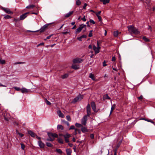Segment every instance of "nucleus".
Here are the masks:
<instances>
[{"label":"nucleus","instance_id":"58","mask_svg":"<svg viewBox=\"0 0 155 155\" xmlns=\"http://www.w3.org/2000/svg\"><path fill=\"white\" fill-rule=\"evenodd\" d=\"M81 38H85L87 37V36L85 35H84L81 36Z\"/></svg>","mask_w":155,"mask_h":155},{"label":"nucleus","instance_id":"31","mask_svg":"<svg viewBox=\"0 0 155 155\" xmlns=\"http://www.w3.org/2000/svg\"><path fill=\"white\" fill-rule=\"evenodd\" d=\"M118 35V32L117 31H114V32L113 35L115 37L117 36Z\"/></svg>","mask_w":155,"mask_h":155},{"label":"nucleus","instance_id":"55","mask_svg":"<svg viewBox=\"0 0 155 155\" xmlns=\"http://www.w3.org/2000/svg\"><path fill=\"white\" fill-rule=\"evenodd\" d=\"M81 19L84 21H86V19L85 18V16H84L83 18H81Z\"/></svg>","mask_w":155,"mask_h":155},{"label":"nucleus","instance_id":"27","mask_svg":"<svg viewBox=\"0 0 155 155\" xmlns=\"http://www.w3.org/2000/svg\"><path fill=\"white\" fill-rule=\"evenodd\" d=\"M58 141L60 143L63 144L64 143L63 140L61 138H58Z\"/></svg>","mask_w":155,"mask_h":155},{"label":"nucleus","instance_id":"4","mask_svg":"<svg viewBox=\"0 0 155 155\" xmlns=\"http://www.w3.org/2000/svg\"><path fill=\"white\" fill-rule=\"evenodd\" d=\"M83 98V96L81 95H79L74 99L72 101V102L74 103L78 101H80Z\"/></svg>","mask_w":155,"mask_h":155},{"label":"nucleus","instance_id":"39","mask_svg":"<svg viewBox=\"0 0 155 155\" xmlns=\"http://www.w3.org/2000/svg\"><path fill=\"white\" fill-rule=\"evenodd\" d=\"M67 30L66 31L62 32L61 33L64 35H66L70 33V31H69L68 30Z\"/></svg>","mask_w":155,"mask_h":155},{"label":"nucleus","instance_id":"62","mask_svg":"<svg viewBox=\"0 0 155 155\" xmlns=\"http://www.w3.org/2000/svg\"><path fill=\"white\" fill-rule=\"evenodd\" d=\"M106 64L105 61H104L103 63V66H106Z\"/></svg>","mask_w":155,"mask_h":155},{"label":"nucleus","instance_id":"36","mask_svg":"<svg viewBox=\"0 0 155 155\" xmlns=\"http://www.w3.org/2000/svg\"><path fill=\"white\" fill-rule=\"evenodd\" d=\"M76 4L77 5L79 6L81 4V2L80 0H77L76 1Z\"/></svg>","mask_w":155,"mask_h":155},{"label":"nucleus","instance_id":"7","mask_svg":"<svg viewBox=\"0 0 155 155\" xmlns=\"http://www.w3.org/2000/svg\"><path fill=\"white\" fill-rule=\"evenodd\" d=\"M50 24H48L45 25L41 27L39 30H38V31H39L41 33L43 32L45 29L47 28L48 26L50 25Z\"/></svg>","mask_w":155,"mask_h":155},{"label":"nucleus","instance_id":"57","mask_svg":"<svg viewBox=\"0 0 155 155\" xmlns=\"http://www.w3.org/2000/svg\"><path fill=\"white\" fill-rule=\"evenodd\" d=\"M44 45V43L43 42L39 44L38 45H37V47H38L40 45Z\"/></svg>","mask_w":155,"mask_h":155},{"label":"nucleus","instance_id":"50","mask_svg":"<svg viewBox=\"0 0 155 155\" xmlns=\"http://www.w3.org/2000/svg\"><path fill=\"white\" fill-rule=\"evenodd\" d=\"M52 35H53V34H52V35H49V36H47V37L46 39H45V40H46L47 39H49L51 38V36H52Z\"/></svg>","mask_w":155,"mask_h":155},{"label":"nucleus","instance_id":"43","mask_svg":"<svg viewBox=\"0 0 155 155\" xmlns=\"http://www.w3.org/2000/svg\"><path fill=\"white\" fill-rule=\"evenodd\" d=\"M5 61L4 60H2L0 59V63L2 64H5Z\"/></svg>","mask_w":155,"mask_h":155},{"label":"nucleus","instance_id":"63","mask_svg":"<svg viewBox=\"0 0 155 155\" xmlns=\"http://www.w3.org/2000/svg\"><path fill=\"white\" fill-rule=\"evenodd\" d=\"M82 39V38H81V36L78 38V39L79 41H81Z\"/></svg>","mask_w":155,"mask_h":155},{"label":"nucleus","instance_id":"9","mask_svg":"<svg viewBox=\"0 0 155 155\" xmlns=\"http://www.w3.org/2000/svg\"><path fill=\"white\" fill-rule=\"evenodd\" d=\"M21 91L22 93H30L31 92L29 89H28L24 87L21 89Z\"/></svg>","mask_w":155,"mask_h":155},{"label":"nucleus","instance_id":"25","mask_svg":"<svg viewBox=\"0 0 155 155\" xmlns=\"http://www.w3.org/2000/svg\"><path fill=\"white\" fill-rule=\"evenodd\" d=\"M68 76V74H65L61 76V77L62 79H64L67 78Z\"/></svg>","mask_w":155,"mask_h":155},{"label":"nucleus","instance_id":"30","mask_svg":"<svg viewBox=\"0 0 155 155\" xmlns=\"http://www.w3.org/2000/svg\"><path fill=\"white\" fill-rule=\"evenodd\" d=\"M35 7V5H30L26 7V8H32Z\"/></svg>","mask_w":155,"mask_h":155},{"label":"nucleus","instance_id":"46","mask_svg":"<svg viewBox=\"0 0 155 155\" xmlns=\"http://www.w3.org/2000/svg\"><path fill=\"white\" fill-rule=\"evenodd\" d=\"M97 17L98 18L99 21H101L102 20V18L99 15H97Z\"/></svg>","mask_w":155,"mask_h":155},{"label":"nucleus","instance_id":"14","mask_svg":"<svg viewBox=\"0 0 155 155\" xmlns=\"http://www.w3.org/2000/svg\"><path fill=\"white\" fill-rule=\"evenodd\" d=\"M100 47H96L95 45L93 46V49L95 51V54H97L99 52Z\"/></svg>","mask_w":155,"mask_h":155},{"label":"nucleus","instance_id":"34","mask_svg":"<svg viewBox=\"0 0 155 155\" xmlns=\"http://www.w3.org/2000/svg\"><path fill=\"white\" fill-rule=\"evenodd\" d=\"M46 146L48 147H52L53 146L50 143L46 142Z\"/></svg>","mask_w":155,"mask_h":155},{"label":"nucleus","instance_id":"53","mask_svg":"<svg viewBox=\"0 0 155 155\" xmlns=\"http://www.w3.org/2000/svg\"><path fill=\"white\" fill-rule=\"evenodd\" d=\"M137 98L138 100H141L143 99V97L142 95H141L139 97H137Z\"/></svg>","mask_w":155,"mask_h":155},{"label":"nucleus","instance_id":"22","mask_svg":"<svg viewBox=\"0 0 155 155\" xmlns=\"http://www.w3.org/2000/svg\"><path fill=\"white\" fill-rule=\"evenodd\" d=\"M110 0H100V1L103 2L104 5L108 3L109 2Z\"/></svg>","mask_w":155,"mask_h":155},{"label":"nucleus","instance_id":"15","mask_svg":"<svg viewBox=\"0 0 155 155\" xmlns=\"http://www.w3.org/2000/svg\"><path fill=\"white\" fill-rule=\"evenodd\" d=\"M28 134H29L32 137H35V134L31 130L28 131Z\"/></svg>","mask_w":155,"mask_h":155},{"label":"nucleus","instance_id":"20","mask_svg":"<svg viewBox=\"0 0 155 155\" xmlns=\"http://www.w3.org/2000/svg\"><path fill=\"white\" fill-rule=\"evenodd\" d=\"M66 151L67 155H71L72 151L71 149H66Z\"/></svg>","mask_w":155,"mask_h":155},{"label":"nucleus","instance_id":"44","mask_svg":"<svg viewBox=\"0 0 155 155\" xmlns=\"http://www.w3.org/2000/svg\"><path fill=\"white\" fill-rule=\"evenodd\" d=\"M21 148L23 150H24L25 147V146L24 144L23 143H21Z\"/></svg>","mask_w":155,"mask_h":155},{"label":"nucleus","instance_id":"24","mask_svg":"<svg viewBox=\"0 0 155 155\" xmlns=\"http://www.w3.org/2000/svg\"><path fill=\"white\" fill-rule=\"evenodd\" d=\"M89 77L93 80H94L95 79V78L94 75L92 73L90 74Z\"/></svg>","mask_w":155,"mask_h":155},{"label":"nucleus","instance_id":"29","mask_svg":"<svg viewBox=\"0 0 155 155\" xmlns=\"http://www.w3.org/2000/svg\"><path fill=\"white\" fill-rule=\"evenodd\" d=\"M5 16L4 17V19H8L11 18V17L8 15H4Z\"/></svg>","mask_w":155,"mask_h":155},{"label":"nucleus","instance_id":"21","mask_svg":"<svg viewBox=\"0 0 155 155\" xmlns=\"http://www.w3.org/2000/svg\"><path fill=\"white\" fill-rule=\"evenodd\" d=\"M81 130L83 133L88 132V130L87 129V128L84 127H82Z\"/></svg>","mask_w":155,"mask_h":155},{"label":"nucleus","instance_id":"5","mask_svg":"<svg viewBox=\"0 0 155 155\" xmlns=\"http://www.w3.org/2000/svg\"><path fill=\"white\" fill-rule=\"evenodd\" d=\"M86 109L87 114L86 115V116H87L88 117H89L91 114V110L90 104H88L86 107Z\"/></svg>","mask_w":155,"mask_h":155},{"label":"nucleus","instance_id":"54","mask_svg":"<svg viewBox=\"0 0 155 155\" xmlns=\"http://www.w3.org/2000/svg\"><path fill=\"white\" fill-rule=\"evenodd\" d=\"M25 62H17L15 63L14 64H24Z\"/></svg>","mask_w":155,"mask_h":155},{"label":"nucleus","instance_id":"13","mask_svg":"<svg viewBox=\"0 0 155 155\" xmlns=\"http://www.w3.org/2000/svg\"><path fill=\"white\" fill-rule=\"evenodd\" d=\"M38 144L39 147L41 148H43L45 146V144L43 143L41 140H39L38 142Z\"/></svg>","mask_w":155,"mask_h":155},{"label":"nucleus","instance_id":"45","mask_svg":"<svg viewBox=\"0 0 155 155\" xmlns=\"http://www.w3.org/2000/svg\"><path fill=\"white\" fill-rule=\"evenodd\" d=\"M101 41H97V47H99V45H100V44L101 43Z\"/></svg>","mask_w":155,"mask_h":155},{"label":"nucleus","instance_id":"18","mask_svg":"<svg viewBox=\"0 0 155 155\" xmlns=\"http://www.w3.org/2000/svg\"><path fill=\"white\" fill-rule=\"evenodd\" d=\"M103 99L104 100L105 99H110V98L108 96V94H106L103 96Z\"/></svg>","mask_w":155,"mask_h":155},{"label":"nucleus","instance_id":"32","mask_svg":"<svg viewBox=\"0 0 155 155\" xmlns=\"http://www.w3.org/2000/svg\"><path fill=\"white\" fill-rule=\"evenodd\" d=\"M143 39L145 42H148L150 41V40L147 38L145 36L143 37Z\"/></svg>","mask_w":155,"mask_h":155},{"label":"nucleus","instance_id":"16","mask_svg":"<svg viewBox=\"0 0 155 155\" xmlns=\"http://www.w3.org/2000/svg\"><path fill=\"white\" fill-rule=\"evenodd\" d=\"M58 114L59 117L63 118L64 117V114L61 112V110H58L57 112Z\"/></svg>","mask_w":155,"mask_h":155},{"label":"nucleus","instance_id":"38","mask_svg":"<svg viewBox=\"0 0 155 155\" xmlns=\"http://www.w3.org/2000/svg\"><path fill=\"white\" fill-rule=\"evenodd\" d=\"M13 88L15 89L16 90L19 91H21V89L19 87H14Z\"/></svg>","mask_w":155,"mask_h":155},{"label":"nucleus","instance_id":"1","mask_svg":"<svg viewBox=\"0 0 155 155\" xmlns=\"http://www.w3.org/2000/svg\"><path fill=\"white\" fill-rule=\"evenodd\" d=\"M127 28L129 31L130 33H133L136 35L140 33L138 29L134 27L133 26H127Z\"/></svg>","mask_w":155,"mask_h":155},{"label":"nucleus","instance_id":"49","mask_svg":"<svg viewBox=\"0 0 155 155\" xmlns=\"http://www.w3.org/2000/svg\"><path fill=\"white\" fill-rule=\"evenodd\" d=\"M75 129V127H74V126L72 125L70 127V128L69 129V130H73V129Z\"/></svg>","mask_w":155,"mask_h":155},{"label":"nucleus","instance_id":"64","mask_svg":"<svg viewBox=\"0 0 155 155\" xmlns=\"http://www.w3.org/2000/svg\"><path fill=\"white\" fill-rule=\"evenodd\" d=\"M35 137L36 138L38 139L39 140H41V137H39L37 135H36Z\"/></svg>","mask_w":155,"mask_h":155},{"label":"nucleus","instance_id":"10","mask_svg":"<svg viewBox=\"0 0 155 155\" xmlns=\"http://www.w3.org/2000/svg\"><path fill=\"white\" fill-rule=\"evenodd\" d=\"M91 105L93 110L94 112H97L98 111H97L96 110V108L95 102L94 101L91 102Z\"/></svg>","mask_w":155,"mask_h":155},{"label":"nucleus","instance_id":"2","mask_svg":"<svg viewBox=\"0 0 155 155\" xmlns=\"http://www.w3.org/2000/svg\"><path fill=\"white\" fill-rule=\"evenodd\" d=\"M84 59L82 58H77L74 59L73 60V63L74 64H80L82 63Z\"/></svg>","mask_w":155,"mask_h":155},{"label":"nucleus","instance_id":"60","mask_svg":"<svg viewBox=\"0 0 155 155\" xmlns=\"http://www.w3.org/2000/svg\"><path fill=\"white\" fill-rule=\"evenodd\" d=\"M90 137L91 139H93L94 138V135L93 134H91L90 135Z\"/></svg>","mask_w":155,"mask_h":155},{"label":"nucleus","instance_id":"35","mask_svg":"<svg viewBox=\"0 0 155 155\" xmlns=\"http://www.w3.org/2000/svg\"><path fill=\"white\" fill-rule=\"evenodd\" d=\"M56 151L60 154H61L62 153V151L59 149H56Z\"/></svg>","mask_w":155,"mask_h":155},{"label":"nucleus","instance_id":"37","mask_svg":"<svg viewBox=\"0 0 155 155\" xmlns=\"http://www.w3.org/2000/svg\"><path fill=\"white\" fill-rule=\"evenodd\" d=\"M49 138H47L46 139V140L47 141H53L54 140V138H52L51 137H49Z\"/></svg>","mask_w":155,"mask_h":155},{"label":"nucleus","instance_id":"23","mask_svg":"<svg viewBox=\"0 0 155 155\" xmlns=\"http://www.w3.org/2000/svg\"><path fill=\"white\" fill-rule=\"evenodd\" d=\"M57 129L58 130L61 129V130H63L64 129V127L61 125H58L57 127Z\"/></svg>","mask_w":155,"mask_h":155},{"label":"nucleus","instance_id":"17","mask_svg":"<svg viewBox=\"0 0 155 155\" xmlns=\"http://www.w3.org/2000/svg\"><path fill=\"white\" fill-rule=\"evenodd\" d=\"M71 68L73 69L76 70L79 69L80 67L79 65H78L73 64L71 66Z\"/></svg>","mask_w":155,"mask_h":155},{"label":"nucleus","instance_id":"56","mask_svg":"<svg viewBox=\"0 0 155 155\" xmlns=\"http://www.w3.org/2000/svg\"><path fill=\"white\" fill-rule=\"evenodd\" d=\"M64 138L65 141V142L66 143H69V139H68V138Z\"/></svg>","mask_w":155,"mask_h":155},{"label":"nucleus","instance_id":"52","mask_svg":"<svg viewBox=\"0 0 155 155\" xmlns=\"http://www.w3.org/2000/svg\"><path fill=\"white\" fill-rule=\"evenodd\" d=\"M46 103L48 105H51V103H50L49 101L46 100Z\"/></svg>","mask_w":155,"mask_h":155},{"label":"nucleus","instance_id":"40","mask_svg":"<svg viewBox=\"0 0 155 155\" xmlns=\"http://www.w3.org/2000/svg\"><path fill=\"white\" fill-rule=\"evenodd\" d=\"M75 125L76 127H80L82 126L81 124L78 123H76L75 124Z\"/></svg>","mask_w":155,"mask_h":155},{"label":"nucleus","instance_id":"19","mask_svg":"<svg viewBox=\"0 0 155 155\" xmlns=\"http://www.w3.org/2000/svg\"><path fill=\"white\" fill-rule=\"evenodd\" d=\"M73 12H74L73 11L70 12H69L67 13L65 15V17H67V18L68 17L71 15H72L73 13Z\"/></svg>","mask_w":155,"mask_h":155},{"label":"nucleus","instance_id":"26","mask_svg":"<svg viewBox=\"0 0 155 155\" xmlns=\"http://www.w3.org/2000/svg\"><path fill=\"white\" fill-rule=\"evenodd\" d=\"M115 107V105L114 104L113 105H112V107L111 108V110L110 113V115L111 114L113 110L114 109Z\"/></svg>","mask_w":155,"mask_h":155},{"label":"nucleus","instance_id":"48","mask_svg":"<svg viewBox=\"0 0 155 155\" xmlns=\"http://www.w3.org/2000/svg\"><path fill=\"white\" fill-rule=\"evenodd\" d=\"M63 122H64V123L65 124H66L68 126H69L70 124L68 122L65 121H63Z\"/></svg>","mask_w":155,"mask_h":155},{"label":"nucleus","instance_id":"33","mask_svg":"<svg viewBox=\"0 0 155 155\" xmlns=\"http://www.w3.org/2000/svg\"><path fill=\"white\" fill-rule=\"evenodd\" d=\"M16 134H18L21 137H23L24 136L23 134H22L20 133H19L18 132V131L17 130H16Z\"/></svg>","mask_w":155,"mask_h":155},{"label":"nucleus","instance_id":"28","mask_svg":"<svg viewBox=\"0 0 155 155\" xmlns=\"http://www.w3.org/2000/svg\"><path fill=\"white\" fill-rule=\"evenodd\" d=\"M71 137L70 134L67 133L63 135V137L64 138H69Z\"/></svg>","mask_w":155,"mask_h":155},{"label":"nucleus","instance_id":"3","mask_svg":"<svg viewBox=\"0 0 155 155\" xmlns=\"http://www.w3.org/2000/svg\"><path fill=\"white\" fill-rule=\"evenodd\" d=\"M86 25L84 24L80 25L78 28L76 29L75 31L76 33H78L80 32L82 29L84 28V27H86Z\"/></svg>","mask_w":155,"mask_h":155},{"label":"nucleus","instance_id":"8","mask_svg":"<svg viewBox=\"0 0 155 155\" xmlns=\"http://www.w3.org/2000/svg\"><path fill=\"white\" fill-rule=\"evenodd\" d=\"M48 135L49 137H53L52 138H54V139L55 138H58V135L55 133H53L51 132H48Z\"/></svg>","mask_w":155,"mask_h":155},{"label":"nucleus","instance_id":"61","mask_svg":"<svg viewBox=\"0 0 155 155\" xmlns=\"http://www.w3.org/2000/svg\"><path fill=\"white\" fill-rule=\"evenodd\" d=\"M115 60H116V58H115V57H114V56L112 58V61H115Z\"/></svg>","mask_w":155,"mask_h":155},{"label":"nucleus","instance_id":"59","mask_svg":"<svg viewBox=\"0 0 155 155\" xmlns=\"http://www.w3.org/2000/svg\"><path fill=\"white\" fill-rule=\"evenodd\" d=\"M87 5V4L86 3H85L83 7V8L84 9H85L86 8V7Z\"/></svg>","mask_w":155,"mask_h":155},{"label":"nucleus","instance_id":"51","mask_svg":"<svg viewBox=\"0 0 155 155\" xmlns=\"http://www.w3.org/2000/svg\"><path fill=\"white\" fill-rule=\"evenodd\" d=\"M142 119L144 120H146V121H147L148 122H150L152 120H149V119H146V118H143Z\"/></svg>","mask_w":155,"mask_h":155},{"label":"nucleus","instance_id":"42","mask_svg":"<svg viewBox=\"0 0 155 155\" xmlns=\"http://www.w3.org/2000/svg\"><path fill=\"white\" fill-rule=\"evenodd\" d=\"M75 134L76 135L77 134L78 131H79V134L80 133V130L78 129H75Z\"/></svg>","mask_w":155,"mask_h":155},{"label":"nucleus","instance_id":"6","mask_svg":"<svg viewBox=\"0 0 155 155\" xmlns=\"http://www.w3.org/2000/svg\"><path fill=\"white\" fill-rule=\"evenodd\" d=\"M1 9L5 12L6 13L9 14H13V12L11 11L10 9L8 8H5L2 7Z\"/></svg>","mask_w":155,"mask_h":155},{"label":"nucleus","instance_id":"12","mask_svg":"<svg viewBox=\"0 0 155 155\" xmlns=\"http://www.w3.org/2000/svg\"><path fill=\"white\" fill-rule=\"evenodd\" d=\"M29 12H27L20 16V20H23L27 17V14H29Z\"/></svg>","mask_w":155,"mask_h":155},{"label":"nucleus","instance_id":"41","mask_svg":"<svg viewBox=\"0 0 155 155\" xmlns=\"http://www.w3.org/2000/svg\"><path fill=\"white\" fill-rule=\"evenodd\" d=\"M66 118L67 120H68V121H71V118L70 116L69 115H67L66 116Z\"/></svg>","mask_w":155,"mask_h":155},{"label":"nucleus","instance_id":"47","mask_svg":"<svg viewBox=\"0 0 155 155\" xmlns=\"http://www.w3.org/2000/svg\"><path fill=\"white\" fill-rule=\"evenodd\" d=\"M89 22L93 24H94L95 23V22L93 20L91 19L89 20Z\"/></svg>","mask_w":155,"mask_h":155},{"label":"nucleus","instance_id":"11","mask_svg":"<svg viewBox=\"0 0 155 155\" xmlns=\"http://www.w3.org/2000/svg\"><path fill=\"white\" fill-rule=\"evenodd\" d=\"M87 121V116L85 115L81 119V124L84 126L86 125Z\"/></svg>","mask_w":155,"mask_h":155}]
</instances>
